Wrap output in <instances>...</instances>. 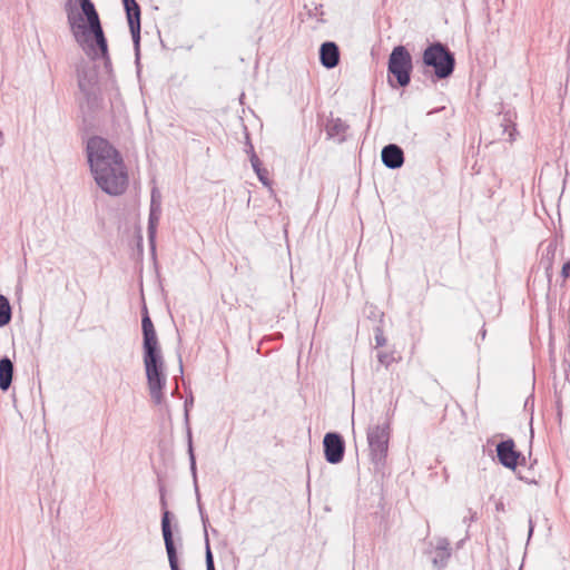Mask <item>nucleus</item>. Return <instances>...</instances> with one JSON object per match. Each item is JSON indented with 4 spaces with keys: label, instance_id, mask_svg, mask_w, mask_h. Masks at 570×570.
<instances>
[{
    "label": "nucleus",
    "instance_id": "1",
    "mask_svg": "<svg viewBox=\"0 0 570 570\" xmlns=\"http://www.w3.org/2000/svg\"><path fill=\"white\" fill-rule=\"evenodd\" d=\"M87 158L96 184L108 195H122L129 185L127 166L119 151L101 137L87 142Z\"/></svg>",
    "mask_w": 570,
    "mask_h": 570
},
{
    "label": "nucleus",
    "instance_id": "2",
    "mask_svg": "<svg viewBox=\"0 0 570 570\" xmlns=\"http://www.w3.org/2000/svg\"><path fill=\"white\" fill-rule=\"evenodd\" d=\"M66 12L76 41L81 46H91L92 40H95L101 56L105 57L108 52L107 40L92 1L68 0L66 2Z\"/></svg>",
    "mask_w": 570,
    "mask_h": 570
},
{
    "label": "nucleus",
    "instance_id": "3",
    "mask_svg": "<svg viewBox=\"0 0 570 570\" xmlns=\"http://www.w3.org/2000/svg\"><path fill=\"white\" fill-rule=\"evenodd\" d=\"M423 62L433 68L434 75L439 79H444L452 75L455 60L445 46L436 42L424 50Z\"/></svg>",
    "mask_w": 570,
    "mask_h": 570
},
{
    "label": "nucleus",
    "instance_id": "4",
    "mask_svg": "<svg viewBox=\"0 0 570 570\" xmlns=\"http://www.w3.org/2000/svg\"><path fill=\"white\" fill-rule=\"evenodd\" d=\"M144 364L151 397L159 403L163 396V387L166 377L163 373V361L160 353L144 355Z\"/></svg>",
    "mask_w": 570,
    "mask_h": 570
},
{
    "label": "nucleus",
    "instance_id": "5",
    "mask_svg": "<svg viewBox=\"0 0 570 570\" xmlns=\"http://www.w3.org/2000/svg\"><path fill=\"white\" fill-rule=\"evenodd\" d=\"M412 69V60L407 50L402 47H395L390 56L389 71L395 76L401 87L410 82V71Z\"/></svg>",
    "mask_w": 570,
    "mask_h": 570
},
{
    "label": "nucleus",
    "instance_id": "6",
    "mask_svg": "<svg viewBox=\"0 0 570 570\" xmlns=\"http://www.w3.org/2000/svg\"><path fill=\"white\" fill-rule=\"evenodd\" d=\"M390 440V425L384 422L372 426L367 432V441L373 459L382 461L386 458Z\"/></svg>",
    "mask_w": 570,
    "mask_h": 570
},
{
    "label": "nucleus",
    "instance_id": "7",
    "mask_svg": "<svg viewBox=\"0 0 570 570\" xmlns=\"http://www.w3.org/2000/svg\"><path fill=\"white\" fill-rule=\"evenodd\" d=\"M497 455L500 463L511 470H515L524 461V458L517 450L515 443L512 440L500 442L497 445Z\"/></svg>",
    "mask_w": 570,
    "mask_h": 570
},
{
    "label": "nucleus",
    "instance_id": "8",
    "mask_svg": "<svg viewBox=\"0 0 570 570\" xmlns=\"http://www.w3.org/2000/svg\"><path fill=\"white\" fill-rule=\"evenodd\" d=\"M324 453L330 463H338L343 460L344 443L342 438L336 433H327L324 436Z\"/></svg>",
    "mask_w": 570,
    "mask_h": 570
},
{
    "label": "nucleus",
    "instance_id": "9",
    "mask_svg": "<svg viewBox=\"0 0 570 570\" xmlns=\"http://www.w3.org/2000/svg\"><path fill=\"white\" fill-rule=\"evenodd\" d=\"M128 24L134 40L137 42L140 37V7L136 0H122Z\"/></svg>",
    "mask_w": 570,
    "mask_h": 570
},
{
    "label": "nucleus",
    "instance_id": "10",
    "mask_svg": "<svg viewBox=\"0 0 570 570\" xmlns=\"http://www.w3.org/2000/svg\"><path fill=\"white\" fill-rule=\"evenodd\" d=\"M382 161L389 168H399L403 165L404 156L402 149L396 145H389L382 150Z\"/></svg>",
    "mask_w": 570,
    "mask_h": 570
},
{
    "label": "nucleus",
    "instance_id": "11",
    "mask_svg": "<svg viewBox=\"0 0 570 570\" xmlns=\"http://www.w3.org/2000/svg\"><path fill=\"white\" fill-rule=\"evenodd\" d=\"M321 62L326 68H334L340 60L338 47L334 42H325L320 50Z\"/></svg>",
    "mask_w": 570,
    "mask_h": 570
},
{
    "label": "nucleus",
    "instance_id": "12",
    "mask_svg": "<svg viewBox=\"0 0 570 570\" xmlns=\"http://www.w3.org/2000/svg\"><path fill=\"white\" fill-rule=\"evenodd\" d=\"M13 365L9 358L0 360V389L6 391L12 381Z\"/></svg>",
    "mask_w": 570,
    "mask_h": 570
},
{
    "label": "nucleus",
    "instance_id": "13",
    "mask_svg": "<svg viewBox=\"0 0 570 570\" xmlns=\"http://www.w3.org/2000/svg\"><path fill=\"white\" fill-rule=\"evenodd\" d=\"M142 334H144V350H145L144 355H153V354L160 353V351L158 350V340H157L155 328L146 331Z\"/></svg>",
    "mask_w": 570,
    "mask_h": 570
},
{
    "label": "nucleus",
    "instance_id": "14",
    "mask_svg": "<svg viewBox=\"0 0 570 570\" xmlns=\"http://www.w3.org/2000/svg\"><path fill=\"white\" fill-rule=\"evenodd\" d=\"M161 530L167 553L175 552V546L173 541V533L169 524V513L166 511L161 520Z\"/></svg>",
    "mask_w": 570,
    "mask_h": 570
},
{
    "label": "nucleus",
    "instance_id": "15",
    "mask_svg": "<svg viewBox=\"0 0 570 570\" xmlns=\"http://www.w3.org/2000/svg\"><path fill=\"white\" fill-rule=\"evenodd\" d=\"M252 166L258 177V179L265 185L271 186L269 181V173L266 168L262 167V164L259 159L256 156H253L252 159Z\"/></svg>",
    "mask_w": 570,
    "mask_h": 570
},
{
    "label": "nucleus",
    "instance_id": "16",
    "mask_svg": "<svg viewBox=\"0 0 570 570\" xmlns=\"http://www.w3.org/2000/svg\"><path fill=\"white\" fill-rule=\"evenodd\" d=\"M11 320V307L6 296L0 295V326L7 325Z\"/></svg>",
    "mask_w": 570,
    "mask_h": 570
},
{
    "label": "nucleus",
    "instance_id": "17",
    "mask_svg": "<svg viewBox=\"0 0 570 570\" xmlns=\"http://www.w3.org/2000/svg\"><path fill=\"white\" fill-rule=\"evenodd\" d=\"M377 358L382 365H384L385 367H389L393 363L399 362L401 360V356L396 355V353L394 351H390V352L384 351V352H380L377 354Z\"/></svg>",
    "mask_w": 570,
    "mask_h": 570
},
{
    "label": "nucleus",
    "instance_id": "18",
    "mask_svg": "<svg viewBox=\"0 0 570 570\" xmlns=\"http://www.w3.org/2000/svg\"><path fill=\"white\" fill-rule=\"evenodd\" d=\"M141 326H142V333H145L146 331H149V330H154V324L147 313V311L145 312V315L142 317V322H141Z\"/></svg>",
    "mask_w": 570,
    "mask_h": 570
},
{
    "label": "nucleus",
    "instance_id": "19",
    "mask_svg": "<svg viewBox=\"0 0 570 570\" xmlns=\"http://www.w3.org/2000/svg\"><path fill=\"white\" fill-rule=\"evenodd\" d=\"M167 554H168V560H169L170 569L171 570H179L176 551L167 553Z\"/></svg>",
    "mask_w": 570,
    "mask_h": 570
},
{
    "label": "nucleus",
    "instance_id": "20",
    "mask_svg": "<svg viewBox=\"0 0 570 570\" xmlns=\"http://www.w3.org/2000/svg\"><path fill=\"white\" fill-rule=\"evenodd\" d=\"M206 568L207 570H215L213 554L209 547H207L206 551Z\"/></svg>",
    "mask_w": 570,
    "mask_h": 570
},
{
    "label": "nucleus",
    "instance_id": "21",
    "mask_svg": "<svg viewBox=\"0 0 570 570\" xmlns=\"http://www.w3.org/2000/svg\"><path fill=\"white\" fill-rule=\"evenodd\" d=\"M561 275L563 277V282L570 276V261H567L561 269Z\"/></svg>",
    "mask_w": 570,
    "mask_h": 570
},
{
    "label": "nucleus",
    "instance_id": "22",
    "mask_svg": "<svg viewBox=\"0 0 570 570\" xmlns=\"http://www.w3.org/2000/svg\"><path fill=\"white\" fill-rule=\"evenodd\" d=\"M375 342L377 346H383L386 343V338L384 337L383 333L380 331L375 336Z\"/></svg>",
    "mask_w": 570,
    "mask_h": 570
}]
</instances>
